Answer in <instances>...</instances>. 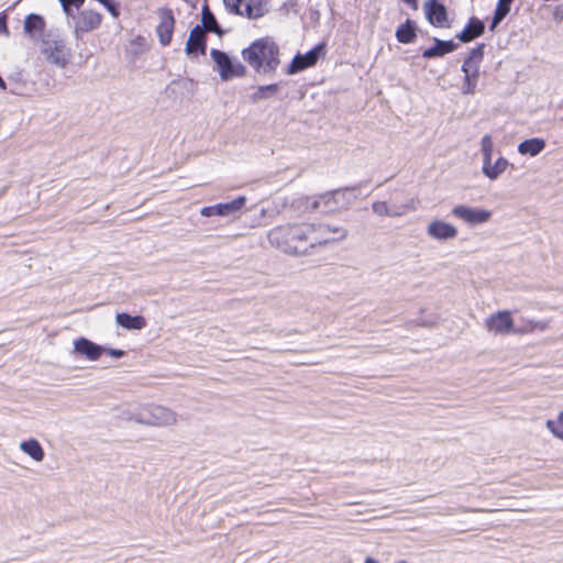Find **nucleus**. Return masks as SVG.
Segmentation results:
<instances>
[{
  "label": "nucleus",
  "instance_id": "obj_1",
  "mask_svg": "<svg viewBox=\"0 0 563 563\" xmlns=\"http://www.w3.org/2000/svg\"><path fill=\"white\" fill-rule=\"evenodd\" d=\"M345 236L346 230L342 227L308 223L280 225L268 232L271 245L287 254H303L314 246L338 242Z\"/></svg>",
  "mask_w": 563,
  "mask_h": 563
},
{
  "label": "nucleus",
  "instance_id": "obj_2",
  "mask_svg": "<svg viewBox=\"0 0 563 563\" xmlns=\"http://www.w3.org/2000/svg\"><path fill=\"white\" fill-rule=\"evenodd\" d=\"M243 59L258 74L272 75L277 70L279 47L271 37L254 41L242 51Z\"/></svg>",
  "mask_w": 563,
  "mask_h": 563
},
{
  "label": "nucleus",
  "instance_id": "obj_3",
  "mask_svg": "<svg viewBox=\"0 0 563 563\" xmlns=\"http://www.w3.org/2000/svg\"><path fill=\"white\" fill-rule=\"evenodd\" d=\"M129 419L142 426L172 428L179 422L180 416L169 407L150 402L139 406Z\"/></svg>",
  "mask_w": 563,
  "mask_h": 563
},
{
  "label": "nucleus",
  "instance_id": "obj_4",
  "mask_svg": "<svg viewBox=\"0 0 563 563\" xmlns=\"http://www.w3.org/2000/svg\"><path fill=\"white\" fill-rule=\"evenodd\" d=\"M483 57L484 45L481 44L477 47L473 48L468 57L464 60L462 65L464 81L461 87V91L463 95H473L475 92L479 78V68L483 62Z\"/></svg>",
  "mask_w": 563,
  "mask_h": 563
},
{
  "label": "nucleus",
  "instance_id": "obj_5",
  "mask_svg": "<svg viewBox=\"0 0 563 563\" xmlns=\"http://www.w3.org/2000/svg\"><path fill=\"white\" fill-rule=\"evenodd\" d=\"M210 57L216 65L221 80L228 81L246 75V68L241 63H233L230 56L217 48L210 51Z\"/></svg>",
  "mask_w": 563,
  "mask_h": 563
},
{
  "label": "nucleus",
  "instance_id": "obj_6",
  "mask_svg": "<svg viewBox=\"0 0 563 563\" xmlns=\"http://www.w3.org/2000/svg\"><path fill=\"white\" fill-rule=\"evenodd\" d=\"M485 329L493 335L516 334V324L509 310H499L489 314L484 321Z\"/></svg>",
  "mask_w": 563,
  "mask_h": 563
},
{
  "label": "nucleus",
  "instance_id": "obj_7",
  "mask_svg": "<svg viewBox=\"0 0 563 563\" xmlns=\"http://www.w3.org/2000/svg\"><path fill=\"white\" fill-rule=\"evenodd\" d=\"M232 12L245 15L250 19L263 16L271 3V0H224Z\"/></svg>",
  "mask_w": 563,
  "mask_h": 563
},
{
  "label": "nucleus",
  "instance_id": "obj_8",
  "mask_svg": "<svg viewBox=\"0 0 563 563\" xmlns=\"http://www.w3.org/2000/svg\"><path fill=\"white\" fill-rule=\"evenodd\" d=\"M452 214L467 225H482L490 221L493 212L488 209L456 205L451 210Z\"/></svg>",
  "mask_w": 563,
  "mask_h": 563
},
{
  "label": "nucleus",
  "instance_id": "obj_9",
  "mask_svg": "<svg viewBox=\"0 0 563 563\" xmlns=\"http://www.w3.org/2000/svg\"><path fill=\"white\" fill-rule=\"evenodd\" d=\"M70 353L75 358H81L88 362H98L104 353V346L81 336L74 340Z\"/></svg>",
  "mask_w": 563,
  "mask_h": 563
},
{
  "label": "nucleus",
  "instance_id": "obj_10",
  "mask_svg": "<svg viewBox=\"0 0 563 563\" xmlns=\"http://www.w3.org/2000/svg\"><path fill=\"white\" fill-rule=\"evenodd\" d=\"M427 235L438 242H449L455 240L459 235V229L442 219L431 220L426 229Z\"/></svg>",
  "mask_w": 563,
  "mask_h": 563
},
{
  "label": "nucleus",
  "instance_id": "obj_11",
  "mask_svg": "<svg viewBox=\"0 0 563 563\" xmlns=\"http://www.w3.org/2000/svg\"><path fill=\"white\" fill-rule=\"evenodd\" d=\"M323 51V45L319 44L314 46L312 49L307 52L306 54H297L291 63L289 64L286 73L288 75L297 74L308 67L313 66L320 56V53Z\"/></svg>",
  "mask_w": 563,
  "mask_h": 563
},
{
  "label": "nucleus",
  "instance_id": "obj_12",
  "mask_svg": "<svg viewBox=\"0 0 563 563\" xmlns=\"http://www.w3.org/2000/svg\"><path fill=\"white\" fill-rule=\"evenodd\" d=\"M424 12L432 25L437 27H450L446 8L438 0H428L424 3Z\"/></svg>",
  "mask_w": 563,
  "mask_h": 563
},
{
  "label": "nucleus",
  "instance_id": "obj_13",
  "mask_svg": "<svg viewBox=\"0 0 563 563\" xmlns=\"http://www.w3.org/2000/svg\"><path fill=\"white\" fill-rule=\"evenodd\" d=\"M175 19L170 10H162L159 12V24L157 26V35L162 45L166 46L170 43L174 32Z\"/></svg>",
  "mask_w": 563,
  "mask_h": 563
},
{
  "label": "nucleus",
  "instance_id": "obj_14",
  "mask_svg": "<svg viewBox=\"0 0 563 563\" xmlns=\"http://www.w3.org/2000/svg\"><path fill=\"white\" fill-rule=\"evenodd\" d=\"M206 33L205 30L200 25H196L189 34L187 44H186V53L188 55L195 54H205L206 53Z\"/></svg>",
  "mask_w": 563,
  "mask_h": 563
},
{
  "label": "nucleus",
  "instance_id": "obj_15",
  "mask_svg": "<svg viewBox=\"0 0 563 563\" xmlns=\"http://www.w3.org/2000/svg\"><path fill=\"white\" fill-rule=\"evenodd\" d=\"M45 54L49 62L60 67L66 65L69 57V53L67 52L65 45L58 41L47 43L45 47Z\"/></svg>",
  "mask_w": 563,
  "mask_h": 563
},
{
  "label": "nucleus",
  "instance_id": "obj_16",
  "mask_svg": "<svg viewBox=\"0 0 563 563\" xmlns=\"http://www.w3.org/2000/svg\"><path fill=\"white\" fill-rule=\"evenodd\" d=\"M510 166L509 161L499 156L497 159H490L488 163L482 165V173L489 180H496L503 175Z\"/></svg>",
  "mask_w": 563,
  "mask_h": 563
},
{
  "label": "nucleus",
  "instance_id": "obj_17",
  "mask_svg": "<svg viewBox=\"0 0 563 563\" xmlns=\"http://www.w3.org/2000/svg\"><path fill=\"white\" fill-rule=\"evenodd\" d=\"M19 449L35 463H42L45 459V452L38 440L30 438L19 443Z\"/></svg>",
  "mask_w": 563,
  "mask_h": 563
},
{
  "label": "nucleus",
  "instance_id": "obj_18",
  "mask_svg": "<svg viewBox=\"0 0 563 563\" xmlns=\"http://www.w3.org/2000/svg\"><path fill=\"white\" fill-rule=\"evenodd\" d=\"M550 320H534L526 317L520 318V323L516 325V334H528L532 332H543L549 329Z\"/></svg>",
  "mask_w": 563,
  "mask_h": 563
},
{
  "label": "nucleus",
  "instance_id": "obj_19",
  "mask_svg": "<svg viewBox=\"0 0 563 563\" xmlns=\"http://www.w3.org/2000/svg\"><path fill=\"white\" fill-rule=\"evenodd\" d=\"M547 143L541 137L525 140L518 144L517 151L520 155L536 157L544 151Z\"/></svg>",
  "mask_w": 563,
  "mask_h": 563
},
{
  "label": "nucleus",
  "instance_id": "obj_20",
  "mask_svg": "<svg viewBox=\"0 0 563 563\" xmlns=\"http://www.w3.org/2000/svg\"><path fill=\"white\" fill-rule=\"evenodd\" d=\"M485 25L477 18H471L463 29V31L456 35V37L464 43L471 42L474 38L481 36L484 33Z\"/></svg>",
  "mask_w": 563,
  "mask_h": 563
},
{
  "label": "nucleus",
  "instance_id": "obj_21",
  "mask_svg": "<svg viewBox=\"0 0 563 563\" xmlns=\"http://www.w3.org/2000/svg\"><path fill=\"white\" fill-rule=\"evenodd\" d=\"M102 16L100 13L86 10L82 11L78 18L77 27L81 32H89L97 29L101 24Z\"/></svg>",
  "mask_w": 563,
  "mask_h": 563
},
{
  "label": "nucleus",
  "instance_id": "obj_22",
  "mask_svg": "<svg viewBox=\"0 0 563 563\" xmlns=\"http://www.w3.org/2000/svg\"><path fill=\"white\" fill-rule=\"evenodd\" d=\"M455 48H456V44L453 43L452 41H441V40L434 38V46L427 48L422 53V56L424 58L442 57L445 54L455 51Z\"/></svg>",
  "mask_w": 563,
  "mask_h": 563
},
{
  "label": "nucleus",
  "instance_id": "obj_23",
  "mask_svg": "<svg viewBox=\"0 0 563 563\" xmlns=\"http://www.w3.org/2000/svg\"><path fill=\"white\" fill-rule=\"evenodd\" d=\"M115 322L118 325L126 330H142L146 327V320L142 316H131L125 312L118 313L115 316Z\"/></svg>",
  "mask_w": 563,
  "mask_h": 563
},
{
  "label": "nucleus",
  "instance_id": "obj_24",
  "mask_svg": "<svg viewBox=\"0 0 563 563\" xmlns=\"http://www.w3.org/2000/svg\"><path fill=\"white\" fill-rule=\"evenodd\" d=\"M247 199L245 196H239L232 201L218 203V216L230 217L235 216L246 203Z\"/></svg>",
  "mask_w": 563,
  "mask_h": 563
},
{
  "label": "nucleus",
  "instance_id": "obj_25",
  "mask_svg": "<svg viewBox=\"0 0 563 563\" xmlns=\"http://www.w3.org/2000/svg\"><path fill=\"white\" fill-rule=\"evenodd\" d=\"M44 26L43 18L37 14H30L24 21V31L33 38L42 34Z\"/></svg>",
  "mask_w": 563,
  "mask_h": 563
},
{
  "label": "nucleus",
  "instance_id": "obj_26",
  "mask_svg": "<svg viewBox=\"0 0 563 563\" xmlns=\"http://www.w3.org/2000/svg\"><path fill=\"white\" fill-rule=\"evenodd\" d=\"M545 427L553 438L563 442V410H561L555 418L548 419Z\"/></svg>",
  "mask_w": 563,
  "mask_h": 563
},
{
  "label": "nucleus",
  "instance_id": "obj_27",
  "mask_svg": "<svg viewBox=\"0 0 563 563\" xmlns=\"http://www.w3.org/2000/svg\"><path fill=\"white\" fill-rule=\"evenodd\" d=\"M202 25H200L206 32H214L219 35L222 34V30L219 27L217 20L209 8L206 5L202 9Z\"/></svg>",
  "mask_w": 563,
  "mask_h": 563
},
{
  "label": "nucleus",
  "instance_id": "obj_28",
  "mask_svg": "<svg viewBox=\"0 0 563 563\" xmlns=\"http://www.w3.org/2000/svg\"><path fill=\"white\" fill-rule=\"evenodd\" d=\"M514 0H498L497 8L495 10L490 29L494 30L510 12V5Z\"/></svg>",
  "mask_w": 563,
  "mask_h": 563
},
{
  "label": "nucleus",
  "instance_id": "obj_29",
  "mask_svg": "<svg viewBox=\"0 0 563 563\" xmlns=\"http://www.w3.org/2000/svg\"><path fill=\"white\" fill-rule=\"evenodd\" d=\"M494 148H495V144H494L493 137L489 134H485L481 139V152H482L483 164H486L490 159H493Z\"/></svg>",
  "mask_w": 563,
  "mask_h": 563
},
{
  "label": "nucleus",
  "instance_id": "obj_30",
  "mask_svg": "<svg viewBox=\"0 0 563 563\" xmlns=\"http://www.w3.org/2000/svg\"><path fill=\"white\" fill-rule=\"evenodd\" d=\"M278 91V85L271 84L266 86H260L256 91L252 95L253 101H260L276 95Z\"/></svg>",
  "mask_w": 563,
  "mask_h": 563
},
{
  "label": "nucleus",
  "instance_id": "obj_31",
  "mask_svg": "<svg viewBox=\"0 0 563 563\" xmlns=\"http://www.w3.org/2000/svg\"><path fill=\"white\" fill-rule=\"evenodd\" d=\"M415 36V32L409 24L399 26L396 32V37L400 43H410Z\"/></svg>",
  "mask_w": 563,
  "mask_h": 563
},
{
  "label": "nucleus",
  "instance_id": "obj_32",
  "mask_svg": "<svg viewBox=\"0 0 563 563\" xmlns=\"http://www.w3.org/2000/svg\"><path fill=\"white\" fill-rule=\"evenodd\" d=\"M413 210H416V203L413 200H410L402 206H396V205L389 206L390 212H397V214H390V217H393V218L401 217V216L406 214L407 212H410Z\"/></svg>",
  "mask_w": 563,
  "mask_h": 563
},
{
  "label": "nucleus",
  "instance_id": "obj_33",
  "mask_svg": "<svg viewBox=\"0 0 563 563\" xmlns=\"http://www.w3.org/2000/svg\"><path fill=\"white\" fill-rule=\"evenodd\" d=\"M373 211L382 217H390V214H397V212L389 211V205L385 201H376L372 206Z\"/></svg>",
  "mask_w": 563,
  "mask_h": 563
},
{
  "label": "nucleus",
  "instance_id": "obj_34",
  "mask_svg": "<svg viewBox=\"0 0 563 563\" xmlns=\"http://www.w3.org/2000/svg\"><path fill=\"white\" fill-rule=\"evenodd\" d=\"M59 3L62 4L64 11L66 12V14H70V8L71 7H75V8H80L85 0H58Z\"/></svg>",
  "mask_w": 563,
  "mask_h": 563
},
{
  "label": "nucleus",
  "instance_id": "obj_35",
  "mask_svg": "<svg viewBox=\"0 0 563 563\" xmlns=\"http://www.w3.org/2000/svg\"><path fill=\"white\" fill-rule=\"evenodd\" d=\"M200 214H201L202 217H212V216H218V205L209 206V207H203V208L200 210Z\"/></svg>",
  "mask_w": 563,
  "mask_h": 563
},
{
  "label": "nucleus",
  "instance_id": "obj_36",
  "mask_svg": "<svg viewBox=\"0 0 563 563\" xmlns=\"http://www.w3.org/2000/svg\"><path fill=\"white\" fill-rule=\"evenodd\" d=\"M103 354H107L113 358H120L124 355V351L119 349L104 347Z\"/></svg>",
  "mask_w": 563,
  "mask_h": 563
},
{
  "label": "nucleus",
  "instance_id": "obj_37",
  "mask_svg": "<svg viewBox=\"0 0 563 563\" xmlns=\"http://www.w3.org/2000/svg\"><path fill=\"white\" fill-rule=\"evenodd\" d=\"M0 30L7 32V26L4 20H0Z\"/></svg>",
  "mask_w": 563,
  "mask_h": 563
},
{
  "label": "nucleus",
  "instance_id": "obj_38",
  "mask_svg": "<svg viewBox=\"0 0 563 563\" xmlns=\"http://www.w3.org/2000/svg\"><path fill=\"white\" fill-rule=\"evenodd\" d=\"M364 563H377V561L372 558H366Z\"/></svg>",
  "mask_w": 563,
  "mask_h": 563
},
{
  "label": "nucleus",
  "instance_id": "obj_39",
  "mask_svg": "<svg viewBox=\"0 0 563 563\" xmlns=\"http://www.w3.org/2000/svg\"><path fill=\"white\" fill-rule=\"evenodd\" d=\"M404 1L408 4H413V5L416 4V0H404Z\"/></svg>",
  "mask_w": 563,
  "mask_h": 563
},
{
  "label": "nucleus",
  "instance_id": "obj_40",
  "mask_svg": "<svg viewBox=\"0 0 563 563\" xmlns=\"http://www.w3.org/2000/svg\"><path fill=\"white\" fill-rule=\"evenodd\" d=\"M470 511L476 512V511H483L482 509H471Z\"/></svg>",
  "mask_w": 563,
  "mask_h": 563
}]
</instances>
